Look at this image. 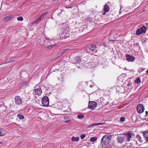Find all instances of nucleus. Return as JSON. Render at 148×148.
<instances>
[{
  "mask_svg": "<svg viewBox=\"0 0 148 148\" xmlns=\"http://www.w3.org/2000/svg\"><path fill=\"white\" fill-rule=\"evenodd\" d=\"M112 136L110 135H106L104 136L101 139V144L102 147L103 145H107L109 143L111 140Z\"/></svg>",
  "mask_w": 148,
  "mask_h": 148,
  "instance_id": "obj_1",
  "label": "nucleus"
},
{
  "mask_svg": "<svg viewBox=\"0 0 148 148\" xmlns=\"http://www.w3.org/2000/svg\"><path fill=\"white\" fill-rule=\"evenodd\" d=\"M147 28L145 26H143L141 28H139L137 30L136 34L137 35H139L143 33H145Z\"/></svg>",
  "mask_w": 148,
  "mask_h": 148,
  "instance_id": "obj_2",
  "label": "nucleus"
},
{
  "mask_svg": "<svg viewBox=\"0 0 148 148\" xmlns=\"http://www.w3.org/2000/svg\"><path fill=\"white\" fill-rule=\"evenodd\" d=\"M42 103L43 106H48L49 103L48 97L47 96L43 97L42 99Z\"/></svg>",
  "mask_w": 148,
  "mask_h": 148,
  "instance_id": "obj_3",
  "label": "nucleus"
},
{
  "mask_svg": "<svg viewBox=\"0 0 148 148\" xmlns=\"http://www.w3.org/2000/svg\"><path fill=\"white\" fill-rule=\"evenodd\" d=\"M97 103L95 101H89L88 106L89 108L91 109H94L97 106Z\"/></svg>",
  "mask_w": 148,
  "mask_h": 148,
  "instance_id": "obj_4",
  "label": "nucleus"
},
{
  "mask_svg": "<svg viewBox=\"0 0 148 148\" xmlns=\"http://www.w3.org/2000/svg\"><path fill=\"white\" fill-rule=\"evenodd\" d=\"M137 109L139 113H142L144 110V106L141 104H139L137 106Z\"/></svg>",
  "mask_w": 148,
  "mask_h": 148,
  "instance_id": "obj_5",
  "label": "nucleus"
},
{
  "mask_svg": "<svg viewBox=\"0 0 148 148\" xmlns=\"http://www.w3.org/2000/svg\"><path fill=\"white\" fill-rule=\"evenodd\" d=\"M34 92L35 95H41L42 93V89L40 87L36 88L34 90Z\"/></svg>",
  "mask_w": 148,
  "mask_h": 148,
  "instance_id": "obj_6",
  "label": "nucleus"
},
{
  "mask_svg": "<svg viewBox=\"0 0 148 148\" xmlns=\"http://www.w3.org/2000/svg\"><path fill=\"white\" fill-rule=\"evenodd\" d=\"M14 99L15 101L16 104L20 105L21 104V99L19 96H16Z\"/></svg>",
  "mask_w": 148,
  "mask_h": 148,
  "instance_id": "obj_7",
  "label": "nucleus"
},
{
  "mask_svg": "<svg viewBox=\"0 0 148 148\" xmlns=\"http://www.w3.org/2000/svg\"><path fill=\"white\" fill-rule=\"evenodd\" d=\"M110 10L109 6L107 4H106L104 6L103 10L104 12L103 14V15H104L106 14V12H109Z\"/></svg>",
  "mask_w": 148,
  "mask_h": 148,
  "instance_id": "obj_8",
  "label": "nucleus"
},
{
  "mask_svg": "<svg viewBox=\"0 0 148 148\" xmlns=\"http://www.w3.org/2000/svg\"><path fill=\"white\" fill-rule=\"evenodd\" d=\"M48 13V12H47L44 13L43 14H42L39 17V18L36 19L35 21L34 22V23L36 22L39 21H40L43 18L46 16L47 14Z\"/></svg>",
  "mask_w": 148,
  "mask_h": 148,
  "instance_id": "obj_9",
  "label": "nucleus"
},
{
  "mask_svg": "<svg viewBox=\"0 0 148 148\" xmlns=\"http://www.w3.org/2000/svg\"><path fill=\"white\" fill-rule=\"evenodd\" d=\"M96 46L92 44L89 47V49L91 51H95V52H97V50H95L96 48Z\"/></svg>",
  "mask_w": 148,
  "mask_h": 148,
  "instance_id": "obj_10",
  "label": "nucleus"
},
{
  "mask_svg": "<svg viewBox=\"0 0 148 148\" xmlns=\"http://www.w3.org/2000/svg\"><path fill=\"white\" fill-rule=\"evenodd\" d=\"M143 134L145 139L148 142V130L144 132Z\"/></svg>",
  "mask_w": 148,
  "mask_h": 148,
  "instance_id": "obj_11",
  "label": "nucleus"
},
{
  "mask_svg": "<svg viewBox=\"0 0 148 148\" xmlns=\"http://www.w3.org/2000/svg\"><path fill=\"white\" fill-rule=\"evenodd\" d=\"M7 134V132L5 130L3 129H0V136H3Z\"/></svg>",
  "mask_w": 148,
  "mask_h": 148,
  "instance_id": "obj_12",
  "label": "nucleus"
},
{
  "mask_svg": "<svg viewBox=\"0 0 148 148\" xmlns=\"http://www.w3.org/2000/svg\"><path fill=\"white\" fill-rule=\"evenodd\" d=\"M124 140V137L123 136L118 137L117 138V140L119 143H122Z\"/></svg>",
  "mask_w": 148,
  "mask_h": 148,
  "instance_id": "obj_13",
  "label": "nucleus"
},
{
  "mask_svg": "<svg viewBox=\"0 0 148 148\" xmlns=\"http://www.w3.org/2000/svg\"><path fill=\"white\" fill-rule=\"evenodd\" d=\"M134 136H135V135L134 134H132V133L130 132V141H131L133 140V142L132 143V144H135L137 143V142L136 140H134L133 138H132V136L134 137Z\"/></svg>",
  "mask_w": 148,
  "mask_h": 148,
  "instance_id": "obj_14",
  "label": "nucleus"
},
{
  "mask_svg": "<svg viewBox=\"0 0 148 148\" xmlns=\"http://www.w3.org/2000/svg\"><path fill=\"white\" fill-rule=\"evenodd\" d=\"M14 16L11 15L9 16L5 17L4 18V20L5 21H7L12 18H14Z\"/></svg>",
  "mask_w": 148,
  "mask_h": 148,
  "instance_id": "obj_15",
  "label": "nucleus"
},
{
  "mask_svg": "<svg viewBox=\"0 0 148 148\" xmlns=\"http://www.w3.org/2000/svg\"><path fill=\"white\" fill-rule=\"evenodd\" d=\"M79 138L78 137H73L72 138L71 140L73 141H78L79 140Z\"/></svg>",
  "mask_w": 148,
  "mask_h": 148,
  "instance_id": "obj_16",
  "label": "nucleus"
},
{
  "mask_svg": "<svg viewBox=\"0 0 148 148\" xmlns=\"http://www.w3.org/2000/svg\"><path fill=\"white\" fill-rule=\"evenodd\" d=\"M137 138L138 139V141L140 143H142L143 142V140H142V138L141 136L139 135L136 136Z\"/></svg>",
  "mask_w": 148,
  "mask_h": 148,
  "instance_id": "obj_17",
  "label": "nucleus"
},
{
  "mask_svg": "<svg viewBox=\"0 0 148 148\" xmlns=\"http://www.w3.org/2000/svg\"><path fill=\"white\" fill-rule=\"evenodd\" d=\"M141 80L139 77H138L135 81V82L137 84H138L140 83Z\"/></svg>",
  "mask_w": 148,
  "mask_h": 148,
  "instance_id": "obj_18",
  "label": "nucleus"
},
{
  "mask_svg": "<svg viewBox=\"0 0 148 148\" xmlns=\"http://www.w3.org/2000/svg\"><path fill=\"white\" fill-rule=\"evenodd\" d=\"M97 139V137H92L90 138V141L91 142H93L96 141Z\"/></svg>",
  "mask_w": 148,
  "mask_h": 148,
  "instance_id": "obj_19",
  "label": "nucleus"
},
{
  "mask_svg": "<svg viewBox=\"0 0 148 148\" xmlns=\"http://www.w3.org/2000/svg\"><path fill=\"white\" fill-rule=\"evenodd\" d=\"M106 124L105 123H92L93 124V126H95V125H104Z\"/></svg>",
  "mask_w": 148,
  "mask_h": 148,
  "instance_id": "obj_20",
  "label": "nucleus"
},
{
  "mask_svg": "<svg viewBox=\"0 0 148 148\" xmlns=\"http://www.w3.org/2000/svg\"><path fill=\"white\" fill-rule=\"evenodd\" d=\"M125 135H127V141L129 142L130 141V132H128L127 134H124Z\"/></svg>",
  "mask_w": 148,
  "mask_h": 148,
  "instance_id": "obj_21",
  "label": "nucleus"
},
{
  "mask_svg": "<svg viewBox=\"0 0 148 148\" xmlns=\"http://www.w3.org/2000/svg\"><path fill=\"white\" fill-rule=\"evenodd\" d=\"M17 116L20 119H23L24 118V116L21 114H18L17 115Z\"/></svg>",
  "mask_w": 148,
  "mask_h": 148,
  "instance_id": "obj_22",
  "label": "nucleus"
},
{
  "mask_svg": "<svg viewBox=\"0 0 148 148\" xmlns=\"http://www.w3.org/2000/svg\"><path fill=\"white\" fill-rule=\"evenodd\" d=\"M135 59V58L131 56H130V62H133Z\"/></svg>",
  "mask_w": 148,
  "mask_h": 148,
  "instance_id": "obj_23",
  "label": "nucleus"
},
{
  "mask_svg": "<svg viewBox=\"0 0 148 148\" xmlns=\"http://www.w3.org/2000/svg\"><path fill=\"white\" fill-rule=\"evenodd\" d=\"M84 117V116L83 114L78 115L77 116V117L79 119H82Z\"/></svg>",
  "mask_w": 148,
  "mask_h": 148,
  "instance_id": "obj_24",
  "label": "nucleus"
},
{
  "mask_svg": "<svg viewBox=\"0 0 148 148\" xmlns=\"http://www.w3.org/2000/svg\"><path fill=\"white\" fill-rule=\"evenodd\" d=\"M63 53V52H62V51H61L59 52L57 56V58H58L59 57L61 56Z\"/></svg>",
  "mask_w": 148,
  "mask_h": 148,
  "instance_id": "obj_25",
  "label": "nucleus"
},
{
  "mask_svg": "<svg viewBox=\"0 0 148 148\" xmlns=\"http://www.w3.org/2000/svg\"><path fill=\"white\" fill-rule=\"evenodd\" d=\"M17 20L18 21H22L23 20V18L22 16H19L17 18Z\"/></svg>",
  "mask_w": 148,
  "mask_h": 148,
  "instance_id": "obj_26",
  "label": "nucleus"
},
{
  "mask_svg": "<svg viewBox=\"0 0 148 148\" xmlns=\"http://www.w3.org/2000/svg\"><path fill=\"white\" fill-rule=\"evenodd\" d=\"M56 44H55L53 45H52L51 46H49L47 47V49L49 50H50V49H51V48H52L53 46H56Z\"/></svg>",
  "mask_w": 148,
  "mask_h": 148,
  "instance_id": "obj_27",
  "label": "nucleus"
},
{
  "mask_svg": "<svg viewBox=\"0 0 148 148\" xmlns=\"http://www.w3.org/2000/svg\"><path fill=\"white\" fill-rule=\"evenodd\" d=\"M126 59L127 61L130 62V55L127 54L126 55Z\"/></svg>",
  "mask_w": 148,
  "mask_h": 148,
  "instance_id": "obj_28",
  "label": "nucleus"
},
{
  "mask_svg": "<svg viewBox=\"0 0 148 148\" xmlns=\"http://www.w3.org/2000/svg\"><path fill=\"white\" fill-rule=\"evenodd\" d=\"M86 136V135L84 134H82L80 136L81 139H83Z\"/></svg>",
  "mask_w": 148,
  "mask_h": 148,
  "instance_id": "obj_29",
  "label": "nucleus"
},
{
  "mask_svg": "<svg viewBox=\"0 0 148 148\" xmlns=\"http://www.w3.org/2000/svg\"><path fill=\"white\" fill-rule=\"evenodd\" d=\"M125 121V118L124 117H121L120 118V121L121 122H124Z\"/></svg>",
  "mask_w": 148,
  "mask_h": 148,
  "instance_id": "obj_30",
  "label": "nucleus"
},
{
  "mask_svg": "<svg viewBox=\"0 0 148 148\" xmlns=\"http://www.w3.org/2000/svg\"><path fill=\"white\" fill-rule=\"evenodd\" d=\"M79 59H78V58H75V60H76V62H74L73 63H78V62H79V61H78L79 60Z\"/></svg>",
  "mask_w": 148,
  "mask_h": 148,
  "instance_id": "obj_31",
  "label": "nucleus"
},
{
  "mask_svg": "<svg viewBox=\"0 0 148 148\" xmlns=\"http://www.w3.org/2000/svg\"><path fill=\"white\" fill-rule=\"evenodd\" d=\"M69 49H65L63 50V51H62V52H63V53H64L66 51L68 50Z\"/></svg>",
  "mask_w": 148,
  "mask_h": 148,
  "instance_id": "obj_32",
  "label": "nucleus"
},
{
  "mask_svg": "<svg viewBox=\"0 0 148 148\" xmlns=\"http://www.w3.org/2000/svg\"><path fill=\"white\" fill-rule=\"evenodd\" d=\"M105 148H112V147L110 145H109L106 146Z\"/></svg>",
  "mask_w": 148,
  "mask_h": 148,
  "instance_id": "obj_33",
  "label": "nucleus"
},
{
  "mask_svg": "<svg viewBox=\"0 0 148 148\" xmlns=\"http://www.w3.org/2000/svg\"><path fill=\"white\" fill-rule=\"evenodd\" d=\"M70 120H66L64 122L65 123H69L70 121Z\"/></svg>",
  "mask_w": 148,
  "mask_h": 148,
  "instance_id": "obj_34",
  "label": "nucleus"
},
{
  "mask_svg": "<svg viewBox=\"0 0 148 148\" xmlns=\"http://www.w3.org/2000/svg\"><path fill=\"white\" fill-rule=\"evenodd\" d=\"M93 126V124H90L88 126V127H90Z\"/></svg>",
  "mask_w": 148,
  "mask_h": 148,
  "instance_id": "obj_35",
  "label": "nucleus"
},
{
  "mask_svg": "<svg viewBox=\"0 0 148 148\" xmlns=\"http://www.w3.org/2000/svg\"><path fill=\"white\" fill-rule=\"evenodd\" d=\"M64 119H68L67 118V116H65L64 117Z\"/></svg>",
  "mask_w": 148,
  "mask_h": 148,
  "instance_id": "obj_36",
  "label": "nucleus"
},
{
  "mask_svg": "<svg viewBox=\"0 0 148 148\" xmlns=\"http://www.w3.org/2000/svg\"><path fill=\"white\" fill-rule=\"evenodd\" d=\"M145 112H146V114H145V116H147V114H148V111H146Z\"/></svg>",
  "mask_w": 148,
  "mask_h": 148,
  "instance_id": "obj_37",
  "label": "nucleus"
},
{
  "mask_svg": "<svg viewBox=\"0 0 148 148\" xmlns=\"http://www.w3.org/2000/svg\"><path fill=\"white\" fill-rule=\"evenodd\" d=\"M28 85V83H27L26 82L25 83V85H23V86L25 85L26 86H27Z\"/></svg>",
  "mask_w": 148,
  "mask_h": 148,
  "instance_id": "obj_38",
  "label": "nucleus"
},
{
  "mask_svg": "<svg viewBox=\"0 0 148 148\" xmlns=\"http://www.w3.org/2000/svg\"><path fill=\"white\" fill-rule=\"evenodd\" d=\"M7 63H5V62H3L1 64V65H2V64H6Z\"/></svg>",
  "mask_w": 148,
  "mask_h": 148,
  "instance_id": "obj_39",
  "label": "nucleus"
},
{
  "mask_svg": "<svg viewBox=\"0 0 148 148\" xmlns=\"http://www.w3.org/2000/svg\"><path fill=\"white\" fill-rule=\"evenodd\" d=\"M13 61V60H10V61H9L8 63H10L12 61Z\"/></svg>",
  "mask_w": 148,
  "mask_h": 148,
  "instance_id": "obj_40",
  "label": "nucleus"
},
{
  "mask_svg": "<svg viewBox=\"0 0 148 148\" xmlns=\"http://www.w3.org/2000/svg\"><path fill=\"white\" fill-rule=\"evenodd\" d=\"M128 86H130V83H128L127 85Z\"/></svg>",
  "mask_w": 148,
  "mask_h": 148,
  "instance_id": "obj_41",
  "label": "nucleus"
},
{
  "mask_svg": "<svg viewBox=\"0 0 148 148\" xmlns=\"http://www.w3.org/2000/svg\"><path fill=\"white\" fill-rule=\"evenodd\" d=\"M146 73L148 74V69L146 71Z\"/></svg>",
  "mask_w": 148,
  "mask_h": 148,
  "instance_id": "obj_42",
  "label": "nucleus"
},
{
  "mask_svg": "<svg viewBox=\"0 0 148 148\" xmlns=\"http://www.w3.org/2000/svg\"><path fill=\"white\" fill-rule=\"evenodd\" d=\"M2 143L1 142H0V145L2 144Z\"/></svg>",
  "mask_w": 148,
  "mask_h": 148,
  "instance_id": "obj_43",
  "label": "nucleus"
},
{
  "mask_svg": "<svg viewBox=\"0 0 148 148\" xmlns=\"http://www.w3.org/2000/svg\"><path fill=\"white\" fill-rule=\"evenodd\" d=\"M46 39L48 40H49V38H46Z\"/></svg>",
  "mask_w": 148,
  "mask_h": 148,
  "instance_id": "obj_44",
  "label": "nucleus"
},
{
  "mask_svg": "<svg viewBox=\"0 0 148 148\" xmlns=\"http://www.w3.org/2000/svg\"><path fill=\"white\" fill-rule=\"evenodd\" d=\"M53 1H56L57 0H52Z\"/></svg>",
  "mask_w": 148,
  "mask_h": 148,
  "instance_id": "obj_45",
  "label": "nucleus"
},
{
  "mask_svg": "<svg viewBox=\"0 0 148 148\" xmlns=\"http://www.w3.org/2000/svg\"><path fill=\"white\" fill-rule=\"evenodd\" d=\"M117 148H120V147H118Z\"/></svg>",
  "mask_w": 148,
  "mask_h": 148,
  "instance_id": "obj_46",
  "label": "nucleus"
},
{
  "mask_svg": "<svg viewBox=\"0 0 148 148\" xmlns=\"http://www.w3.org/2000/svg\"><path fill=\"white\" fill-rule=\"evenodd\" d=\"M125 70H127L126 68L125 67Z\"/></svg>",
  "mask_w": 148,
  "mask_h": 148,
  "instance_id": "obj_47",
  "label": "nucleus"
},
{
  "mask_svg": "<svg viewBox=\"0 0 148 148\" xmlns=\"http://www.w3.org/2000/svg\"><path fill=\"white\" fill-rule=\"evenodd\" d=\"M120 77H121V76H120V77H119V78H120Z\"/></svg>",
  "mask_w": 148,
  "mask_h": 148,
  "instance_id": "obj_48",
  "label": "nucleus"
}]
</instances>
